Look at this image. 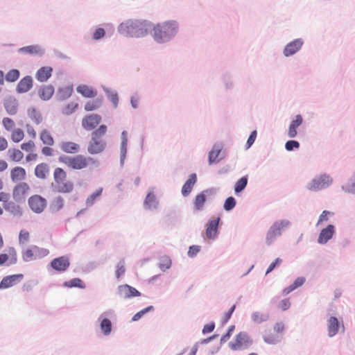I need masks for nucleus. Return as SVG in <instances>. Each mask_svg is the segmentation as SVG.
<instances>
[{"label":"nucleus","instance_id":"obj_1","mask_svg":"<svg viewBox=\"0 0 355 355\" xmlns=\"http://www.w3.org/2000/svg\"><path fill=\"white\" fill-rule=\"evenodd\" d=\"M58 159L60 163L73 171H83L97 164L94 158L80 154L74 156L63 155Z\"/></svg>","mask_w":355,"mask_h":355},{"label":"nucleus","instance_id":"obj_2","mask_svg":"<svg viewBox=\"0 0 355 355\" xmlns=\"http://www.w3.org/2000/svg\"><path fill=\"white\" fill-rule=\"evenodd\" d=\"M53 183L52 184L55 191L61 193H69L74 189L73 183L68 180L67 172L60 167H57L53 171Z\"/></svg>","mask_w":355,"mask_h":355},{"label":"nucleus","instance_id":"obj_3","mask_svg":"<svg viewBox=\"0 0 355 355\" xmlns=\"http://www.w3.org/2000/svg\"><path fill=\"white\" fill-rule=\"evenodd\" d=\"M177 29L175 22L159 24L153 28V37L158 42H164L176 34Z\"/></svg>","mask_w":355,"mask_h":355},{"label":"nucleus","instance_id":"obj_4","mask_svg":"<svg viewBox=\"0 0 355 355\" xmlns=\"http://www.w3.org/2000/svg\"><path fill=\"white\" fill-rule=\"evenodd\" d=\"M121 26H124L132 36L140 37L147 33L149 24L146 21H129L122 24Z\"/></svg>","mask_w":355,"mask_h":355},{"label":"nucleus","instance_id":"obj_5","mask_svg":"<svg viewBox=\"0 0 355 355\" xmlns=\"http://www.w3.org/2000/svg\"><path fill=\"white\" fill-rule=\"evenodd\" d=\"M285 329V325L282 322H277L272 330H270L263 336V340L268 344H275L279 340Z\"/></svg>","mask_w":355,"mask_h":355},{"label":"nucleus","instance_id":"obj_6","mask_svg":"<svg viewBox=\"0 0 355 355\" xmlns=\"http://www.w3.org/2000/svg\"><path fill=\"white\" fill-rule=\"evenodd\" d=\"M28 204L33 212L40 214L46 207V200L41 196L35 194L28 198Z\"/></svg>","mask_w":355,"mask_h":355},{"label":"nucleus","instance_id":"obj_7","mask_svg":"<svg viewBox=\"0 0 355 355\" xmlns=\"http://www.w3.org/2000/svg\"><path fill=\"white\" fill-rule=\"evenodd\" d=\"M30 191L31 187L28 183L25 182H19L13 188L12 198L17 202H23Z\"/></svg>","mask_w":355,"mask_h":355},{"label":"nucleus","instance_id":"obj_8","mask_svg":"<svg viewBox=\"0 0 355 355\" xmlns=\"http://www.w3.org/2000/svg\"><path fill=\"white\" fill-rule=\"evenodd\" d=\"M252 344V340L245 332H240L236 336L234 342L230 343V347L233 350L247 348Z\"/></svg>","mask_w":355,"mask_h":355},{"label":"nucleus","instance_id":"obj_9","mask_svg":"<svg viewBox=\"0 0 355 355\" xmlns=\"http://www.w3.org/2000/svg\"><path fill=\"white\" fill-rule=\"evenodd\" d=\"M288 221H280L275 223L269 230L266 236V242L268 245H271L277 236L281 235L282 230L288 226Z\"/></svg>","mask_w":355,"mask_h":355},{"label":"nucleus","instance_id":"obj_10","mask_svg":"<svg viewBox=\"0 0 355 355\" xmlns=\"http://www.w3.org/2000/svg\"><path fill=\"white\" fill-rule=\"evenodd\" d=\"M332 182V179L327 175H321L319 177L314 178L309 189L311 191H318L327 188Z\"/></svg>","mask_w":355,"mask_h":355},{"label":"nucleus","instance_id":"obj_11","mask_svg":"<svg viewBox=\"0 0 355 355\" xmlns=\"http://www.w3.org/2000/svg\"><path fill=\"white\" fill-rule=\"evenodd\" d=\"M69 259L66 256L55 258L51 262V266L58 272L65 271L69 267Z\"/></svg>","mask_w":355,"mask_h":355},{"label":"nucleus","instance_id":"obj_12","mask_svg":"<svg viewBox=\"0 0 355 355\" xmlns=\"http://www.w3.org/2000/svg\"><path fill=\"white\" fill-rule=\"evenodd\" d=\"M118 294L122 298H130L133 297H139L141 293L135 288L128 284L121 285L118 288Z\"/></svg>","mask_w":355,"mask_h":355},{"label":"nucleus","instance_id":"obj_13","mask_svg":"<svg viewBox=\"0 0 355 355\" xmlns=\"http://www.w3.org/2000/svg\"><path fill=\"white\" fill-rule=\"evenodd\" d=\"M106 143L103 140H98L91 138L87 147V151L91 155L102 153L105 148Z\"/></svg>","mask_w":355,"mask_h":355},{"label":"nucleus","instance_id":"obj_14","mask_svg":"<svg viewBox=\"0 0 355 355\" xmlns=\"http://www.w3.org/2000/svg\"><path fill=\"white\" fill-rule=\"evenodd\" d=\"M22 274L12 275L3 278L0 282V289L8 288L13 286L23 279Z\"/></svg>","mask_w":355,"mask_h":355},{"label":"nucleus","instance_id":"obj_15","mask_svg":"<svg viewBox=\"0 0 355 355\" xmlns=\"http://www.w3.org/2000/svg\"><path fill=\"white\" fill-rule=\"evenodd\" d=\"M101 117L98 114L86 116L82 121V125L86 130H92L101 122Z\"/></svg>","mask_w":355,"mask_h":355},{"label":"nucleus","instance_id":"obj_16","mask_svg":"<svg viewBox=\"0 0 355 355\" xmlns=\"http://www.w3.org/2000/svg\"><path fill=\"white\" fill-rule=\"evenodd\" d=\"M303 43L302 39H296L288 43L284 49V55L288 57L295 54L302 48Z\"/></svg>","mask_w":355,"mask_h":355},{"label":"nucleus","instance_id":"obj_17","mask_svg":"<svg viewBox=\"0 0 355 355\" xmlns=\"http://www.w3.org/2000/svg\"><path fill=\"white\" fill-rule=\"evenodd\" d=\"M334 232V226L333 225H329L327 227L321 230L318 239V242L320 244L326 243L332 238Z\"/></svg>","mask_w":355,"mask_h":355},{"label":"nucleus","instance_id":"obj_18","mask_svg":"<svg viewBox=\"0 0 355 355\" xmlns=\"http://www.w3.org/2000/svg\"><path fill=\"white\" fill-rule=\"evenodd\" d=\"M219 221L220 218L218 217L217 218L210 220L207 224L205 234L208 239H213L216 237Z\"/></svg>","mask_w":355,"mask_h":355},{"label":"nucleus","instance_id":"obj_19","mask_svg":"<svg viewBox=\"0 0 355 355\" xmlns=\"http://www.w3.org/2000/svg\"><path fill=\"white\" fill-rule=\"evenodd\" d=\"M10 178L12 182H21L26 178V171L21 166H15L10 171Z\"/></svg>","mask_w":355,"mask_h":355},{"label":"nucleus","instance_id":"obj_20","mask_svg":"<svg viewBox=\"0 0 355 355\" xmlns=\"http://www.w3.org/2000/svg\"><path fill=\"white\" fill-rule=\"evenodd\" d=\"M60 147L63 152L70 154H76L80 150V145L73 141H62Z\"/></svg>","mask_w":355,"mask_h":355},{"label":"nucleus","instance_id":"obj_21","mask_svg":"<svg viewBox=\"0 0 355 355\" xmlns=\"http://www.w3.org/2000/svg\"><path fill=\"white\" fill-rule=\"evenodd\" d=\"M35 175L41 180L47 178L49 174V167L46 163L42 162L37 164L35 168Z\"/></svg>","mask_w":355,"mask_h":355},{"label":"nucleus","instance_id":"obj_22","mask_svg":"<svg viewBox=\"0 0 355 355\" xmlns=\"http://www.w3.org/2000/svg\"><path fill=\"white\" fill-rule=\"evenodd\" d=\"M303 119L300 114L295 116V119L293 120L289 125L288 135L290 138L296 137L297 132V128L302 123Z\"/></svg>","mask_w":355,"mask_h":355},{"label":"nucleus","instance_id":"obj_23","mask_svg":"<svg viewBox=\"0 0 355 355\" xmlns=\"http://www.w3.org/2000/svg\"><path fill=\"white\" fill-rule=\"evenodd\" d=\"M196 180L197 177L195 173H192L189 175V179L187 180L182 188V193L184 196H187L191 193L194 184L196 182Z\"/></svg>","mask_w":355,"mask_h":355},{"label":"nucleus","instance_id":"obj_24","mask_svg":"<svg viewBox=\"0 0 355 355\" xmlns=\"http://www.w3.org/2000/svg\"><path fill=\"white\" fill-rule=\"evenodd\" d=\"M33 86V80L31 76H26L18 83L17 90L19 93L29 91Z\"/></svg>","mask_w":355,"mask_h":355},{"label":"nucleus","instance_id":"obj_25","mask_svg":"<svg viewBox=\"0 0 355 355\" xmlns=\"http://www.w3.org/2000/svg\"><path fill=\"white\" fill-rule=\"evenodd\" d=\"M52 71L51 67H43L37 71L36 78L40 82H45L51 76Z\"/></svg>","mask_w":355,"mask_h":355},{"label":"nucleus","instance_id":"obj_26","mask_svg":"<svg viewBox=\"0 0 355 355\" xmlns=\"http://www.w3.org/2000/svg\"><path fill=\"white\" fill-rule=\"evenodd\" d=\"M339 322L336 317H330L327 322L328 334L330 337L335 336L338 332Z\"/></svg>","mask_w":355,"mask_h":355},{"label":"nucleus","instance_id":"obj_27","mask_svg":"<svg viewBox=\"0 0 355 355\" xmlns=\"http://www.w3.org/2000/svg\"><path fill=\"white\" fill-rule=\"evenodd\" d=\"M54 94V87L52 85H44L38 90L39 96L44 101L49 100Z\"/></svg>","mask_w":355,"mask_h":355},{"label":"nucleus","instance_id":"obj_28","mask_svg":"<svg viewBox=\"0 0 355 355\" xmlns=\"http://www.w3.org/2000/svg\"><path fill=\"white\" fill-rule=\"evenodd\" d=\"M209 193V190H205L196 196L193 204L196 210L199 211L202 209L206 201V197Z\"/></svg>","mask_w":355,"mask_h":355},{"label":"nucleus","instance_id":"obj_29","mask_svg":"<svg viewBox=\"0 0 355 355\" xmlns=\"http://www.w3.org/2000/svg\"><path fill=\"white\" fill-rule=\"evenodd\" d=\"M40 139L42 144L46 146H52L55 144L54 139L51 135V132L46 130H42L40 133Z\"/></svg>","mask_w":355,"mask_h":355},{"label":"nucleus","instance_id":"obj_30","mask_svg":"<svg viewBox=\"0 0 355 355\" xmlns=\"http://www.w3.org/2000/svg\"><path fill=\"white\" fill-rule=\"evenodd\" d=\"M9 256L10 257V264H15L17 262V252L13 248H11L9 249V255L7 254H0V265L7 261L9 259Z\"/></svg>","mask_w":355,"mask_h":355},{"label":"nucleus","instance_id":"obj_31","mask_svg":"<svg viewBox=\"0 0 355 355\" xmlns=\"http://www.w3.org/2000/svg\"><path fill=\"white\" fill-rule=\"evenodd\" d=\"M28 117L33 121L34 123L39 125L43 121V117L40 112L35 107H31L27 111Z\"/></svg>","mask_w":355,"mask_h":355},{"label":"nucleus","instance_id":"obj_32","mask_svg":"<svg viewBox=\"0 0 355 355\" xmlns=\"http://www.w3.org/2000/svg\"><path fill=\"white\" fill-rule=\"evenodd\" d=\"M8 156L10 160L20 162L24 158V153L18 148H10L8 150Z\"/></svg>","mask_w":355,"mask_h":355},{"label":"nucleus","instance_id":"obj_33","mask_svg":"<svg viewBox=\"0 0 355 355\" xmlns=\"http://www.w3.org/2000/svg\"><path fill=\"white\" fill-rule=\"evenodd\" d=\"M3 209L15 216H19L21 214V207L10 200L3 205Z\"/></svg>","mask_w":355,"mask_h":355},{"label":"nucleus","instance_id":"obj_34","mask_svg":"<svg viewBox=\"0 0 355 355\" xmlns=\"http://www.w3.org/2000/svg\"><path fill=\"white\" fill-rule=\"evenodd\" d=\"M221 152V148L219 146H214L212 150L209 153V164H212L219 162L220 158H218Z\"/></svg>","mask_w":355,"mask_h":355},{"label":"nucleus","instance_id":"obj_35","mask_svg":"<svg viewBox=\"0 0 355 355\" xmlns=\"http://www.w3.org/2000/svg\"><path fill=\"white\" fill-rule=\"evenodd\" d=\"M77 92L86 98H93L97 92L87 85H80L77 87Z\"/></svg>","mask_w":355,"mask_h":355},{"label":"nucleus","instance_id":"obj_36","mask_svg":"<svg viewBox=\"0 0 355 355\" xmlns=\"http://www.w3.org/2000/svg\"><path fill=\"white\" fill-rule=\"evenodd\" d=\"M73 92V87L72 86H65L61 87L58 91V96L60 99L64 100L69 98Z\"/></svg>","mask_w":355,"mask_h":355},{"label":"nucleus","instance_id":"obj_37","mask_svg":"<svg viewBox=\"0 0 355 355\" xmlns=\"http://www.w3.org/2000/svg\"><path fill=\"white\" fill-rule=\"evenodd\" d=\"M19 51L20 53H24V54L35 55V54L40 53L41 51V49H40V46L37 45H31V46H27L20 48Z\"/></svg>","mask_w":355,"mask_h":355},{"label":"nucleus","instance_id":"obj_38","mask_svg":"<svg viewBox=\"0 0 355 355\" xmlns=\"http://www.w3.org/2000/svg\"><path fill=\"white\" fill-rule=\"evenodd\" d=\"M24 130L21 128H17L12 131L10 138L14 143H19L24 139Z\"/></svg>","mask_w":355,"mask_h":355},{"label":"nucleus","instance_id":"obj_39","mask_svg":"<svg viewBox=\"0 0 355 355\" xmlns=\"http://www.w3.org/2000/svg\"><path fill=\"white\" fill-rule=\"evenodd\" d=\"M144 205L148 209H153L157 207V202L154 193H148L144 201Z\"/></svg>","mask_w":355,"mask_h":355},{"label":"nucleus","instance_id":"obj_40","mask_svg":"<svg viewBox=\"0 0 355 355\" xmlns=\"http://www.w3.org/2000/svg\"><path fill=\"white\" fill-rule=\"evenodd\" d=\"M106 132L107 126L105 125H101L92 133V138L98 140H103L102 137L105 135Z\"/></svg>","mask_w":355,"mask_h":355},{"label":"nucleus","instance_id":"obj_41","mask_svg":"<svg viewBox=\"0 0 355 355\" xmlns=\"http://www.w3.org/2000/svg\"><path fill=\"white\" fill-rule=\"evenodd\" d=\"M103 192V188H99L94 193H92L86 200L87 207L92 206L96 200L101 196Z\"/></svg>","mask_w":355,"mask_h":355},{"label":"nucleus","instance_id":"obj_42","mask_svg":"<svg viewBox=\"0 0 355 355\" xmlns=\"http://www.w3.org/2000/svg\"><path fill=\"white\" fill-rule=\"evenodd\" d=\"M248 184V178L246 176L240 178L235 184L234 191L236 193L242 191Z\"/></svg>","mask_w":355,"mask_h":355},{"label":"nucleus","instance_id":"obj_43","mask_svg":"<svg viewBox=\"0 0 355 355\" xmlns=\"http://www.w3.org/2000/svg\"><path fill=\"white\" fill-rule=\"evenodd\" d=\"M101 329L105 335H109L112 331V323L109 319L105 318L101 322Z\"/></svg>","mask_w":355,"mask_h":355},{"label":"nucleus","instance_id":"obj_44","mask_svg":"<svg viewBox=\"0 0 355 355\" xmlns=\"http://www.w3.org/2000/svg\"><path fill=\"white\" fill-rule=\"evenodd\" d=\"M34 255L35 259H40L47 256L49 254V250L46 248H39L37 245H33Z\"/></svg>","mask_w":355,"mask_h":355},{"label":"nucleus","instance_id":"obj_45","mask_svg":"<svg viewBox=\"0 0 355 355\" xmlns=\"http://www.w3.org/2000/svg\"><path fill=\"white\" fill-rule=\"evenodd\" d=\"M64 286L69 288L71 287H78V288H85V285L83 281L79 278H73L70 281L64 282Z\"/></svg>","mask_w":355,"mask_h":355},{"label":"nucleus","instance_id":"obj_46","mask_svg":"<svg viewBox=\"0 0 355 355\" xmlns=\"http://www.w3.org/2000/svg\"><path fill=\"white\" fill-rule=\"evenodd\" d=\"M2 124L4 128L8 132H12L13 130H15V123L10 118L4 117L2 120Z\"/></svg>","mask_w":355,"mask_h":355},{"label":"nucleus","instance_id":"obj_47","mask_svg":"<svg viewBox=\"0 0 355 355\" xmlns=\"http://www.w3.org/2000/svg\"><path fill=\"white\" fill-rule=\"evenodd\" d=\"M19 77V71L17 69L10 70L6 76V79L9 82H15Z\"/></svg>","mask_w":355,"mask_h":355},{"label":"nucleus","instance_id":"obj_48","mask_svg":"<svg viewBox=\"0 0 355 355\" xmlns=\"http://www.w3.org/2000/svg\"><path fill=\"white\" fill-rule=\"evenodd\" d=\"M22 257L23 259L26 261H30L35 259V256L34 255V250L33 248L26 249L24 252L22 253Z\"/></svg>","mask_w":355,"mask_h":355},{"label":"nucleus","instance_id":"obj_49","mask_svg":"<svg viewBox=\"0 0 355 355\" xmlns=\"http://www.w3.org/2000/svg\"><path fill=\"white\" fill-rule=\"evenodd\" d=\"M30 239V234L26 230H21L19 234V243L20 244L26 243Z\"/></svg>","mask_w":355,"mask_h":355},{"label":"nucleus","instance_id":"obj_50","mask_svg":"<svg viewBox=\"0 0 355 355\" xmlns=\"http://www.w3.org/2000/svg\"><path fill=\"white\" fill-rule=\"evenodd\" d=\"M159 268L162 270H166L168 269L171 267V261L169 259V257H163L160 259V262H159Z\"/></svg>","mask_w":355,"mask_h":355},{"label":"nucleus","instance_id":"obj_51","mask_svg":"<svg viewBox=\"0 0 355 355\" xmlns=\"http://www.w3.org/2000/svg\"><path fill=\"white\" fill-rule=\"evenodd\" d=\"M235 205L236 200L234 198L230 196L225 200L223 207L226 211H230L235 207Z\"/></svg>","mask_w":355,"mask_h":355},{"label":"nucleus","instance_id":"obj_52","mask_svg":"<svg viewBox=\"0 0 355 355\" xmlns=\"http://www.w3.org/2000/svg\"><path fill=\"white\" fill-rule=\"evenodd\" d=\"M101 101H89L87 102L85 105V110L86 111H92V110H94L96 109H97L98 107H99L100 105H101Z\"/></svg>","mask_w":355,"mask_h":355},{"label":"nucleus","instance_id":"obj_53","mask_svg":"<svg viewBox=\"0 0 355 355\" xmlns=\"http://www.w3.org/2000/svg\"><path fill=\"white\" fill-rule=\"evenodd\" d=\"M64 206V200L62 197L59 196L56 198L53 203H52V207L56 211H58L61 209Z\"/></svg>","mask_w":355,"mask_h":355},{"label":"nucleus","instance_id":"obj_54","mask_svg":"<svg viewBox=\"0 0 355 355\" xmlns=\"http://www.w3.org/2000/svg\"><path fill=\"white\" fill-rule=\"evenodd\" d=\"M334 213L329 211H323L321 215L319 217V220L318 221L317 225H320L323 222H327L329 220V216H333Z\"/></svg>","mask_w":355,"mask_h":355},{"label":"nucleus","instance_id":"obj_55","mask_svg":"<svg viewBox=\"0 0 355 355\" xmlns=\"http://www.w3.org/2000/svg\"><path fill=\"white\" fill-rule=\"evenodd\" d=\"M20 147L22 150H24L26 152H30V151H32L35 148V145L33 141L30 140L27 142H24V143L21 144Z\"/></svg>","mask_w":355,"mask_h":355},{"label":"nucleus","instance_id":"obj_56","mask_svg":"<svg viewBox=\"0 0 355 355\" xmlns=\"http://www.w3.org/2000/svg\"><path fill=\"white\" fill-rule=\"evenodd\" d=\"M153 309V306H148V307L141 310L140 311L137 312L136 314H135L134 316L132 317V320L133 321H137L139 318H141L148 311H151Z\"/></svg>","mask_w":355,"mask_h":355},{"label":"nucleus","instance_id":"obj_57","mask_svg":"<svg viewBox=\"0 0 355 355\" xmlns=\"http://www.w3.org/2000/svg\"><path fill=\"white\" fill-rule=\"evenodd\" d=\"M125 272V268L124 265V262L121 261L119 262L116 266V277L117 279L120 278L121 275H123Z\"/></svg>","mask_w":355,"mask_h":355},{"label":"nucleus","instance_id":"obj_58","mask_svg":"<svg viewBox=\"0 0 355 355\" xmlns=\"http://www.w3.org/2000/svg\"><path fill=\"white\" fill-rule=\"evenodd\" d=\"M300 147V144L298 141H295V140H290V141H288L286 144H285V148L288 151H291L293 150L294 148H299Z\"/></svg>","mask_w":355,"mask_h":355},{"label":"nucleus","instance_id":"obj_59","mask_svg":"<svg viewBox=\"0 0 355 355\" xmlns=\"http://www.w3.org/2000/svg\"><path fill=\"white\" fill-rule=\"evenodd\" d=\"M127 146L128 144H126V140L123 139V141H121V161L123 162L125 158L126 153H127Z\"/></svg>","mask_w":355,"mask_h":355},{"label":"nucleus","instance_id":"obj_60","mask_svg":"<svg viewBox=\"0 0 355 355\" xmlns=\"http://www.w3.org/2000/svg\"><path fill=\"white\" fill-rule=\"evenodd\" d=\"M291 306V302L288 299H284L278 304V307L282 311L288 310Z\"/></svg>","mask_w":355,"mask_h":355},{"label":"nucleus","instance_id":"obj_61","mask_svg":"<svg viewBox=\"0 0 355 355\" xmlns=\"http://www.w3.org/2000/svg\"><path fill=\"white\" fill-rule=\"evenodd\" d=\"M107 96L114 107H116L119 101L117 94L113 92H107Z\"/></svg>","mask_w":355,"mask_h":355},{"label":"nucleus","instance_id":"obj_62","mask_svg":"<svg viewBox=\"0 0 355 355\" xmlns=\"http://www.w3.org/2000/svg\"><path fill=\"white\" fill-rule=\"evenodd\" d=\"M282 262L280 258H277L272 263H271L266 270V274L272 272L277 266H279Z\"/></svg>","mask_w":355,"mask_h":355},{"label":"nucleus","instance_id":"obj_63","mask_svg":"<svg viewBox=\"0 0 355 355\" xmlns=\"http://www.w3.org/2000/svg\"><path fill=\"white\" fill-rule=\"evenodd\" d=\"M200 250V247L199 245H192L189 248L188 251V255L190 257H195Z\"/></svg>","mask_w":355,"mask_h":355},{"label":"nucleus","instance_id":"obj_64","mask_svg":"<svg viewBox=\"0 0 355 355\" xmlns=\"http://www.w3.org/2000/svg\"><path fill=\"white\" fill-rule=\"evenodd\" d=\"M105 30L102 28H98L94 31V33L93 34V38L96 40H99V39L102 38L105 35Z\"/></svg>","mask_w":355,"mask_h":355}]
</instances>
